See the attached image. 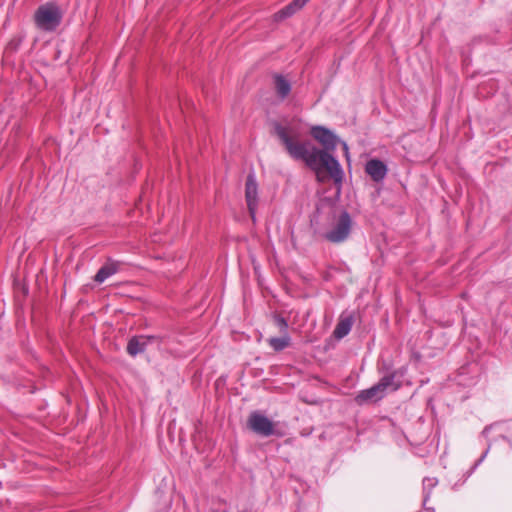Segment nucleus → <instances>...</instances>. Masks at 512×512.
<instances>
[{"instance_id":"nucleus-1","label":"nucleus","mask_w":512,"mask_h":512,"mask_svg":"<svg viewBox=\"0 0 512 512\" xmlns=\"http://www.w3.org/2000/svg\"><path fill=\"white\" fill-rule=\"evenodd\" d=\"M272 126L274 135L292 159L303 161L316 173L325 169L336 184L342 182L344 173L341 165L329 152L337 146V136L331 130L320 125L311 128L312 137L324 147V150H321L310 140L301 141L300 127L291 122L283 124L274 121Z\"/></svg>"},{"instance_id":"nucleus-2","label":"nucleus","mask_w":512,"mask_h":512,"mask_svg":"<svg viewBox=\"0 0 512 512\" xmlns=\"http://www.w3.org/2000/svg\"><path fill=\"white\" fill-rule=\"evenodd\" d=\"M406 369L404 367L394 370L383 377L368 389L358 392L355 401L358 405H364L370 402H376L383 399L388 390L396 391L401 387V378Z\"/></svg>"},{"instance_id":"nucleus-3","label":"nucleus","mask_w":512,"mask_h":512,"mask_svg":"<svg viewBox=\"0 0 512 512\" xmlns=\"http://www.w3.org/2000/svg\"><path fill=\"white\" fill-rule=\"evenodd\" d=\"M63 15L57 4L48 2L40 5L34 14V21L42 31L53 32L61 24Z\"/></svg>"},{"instance_id":"nucleus-4","label":"nucleus","mask_w":512,"mask_h":512,"mask_svg":"<svg viewBox=\"0 0 512 512\" xmlns=\"http://www.w3.org/2000/svg\"><path fill=\"white\" fill-rule=\"evenodd\" d=\"M352 218L347 211H342L335 218V223L331 230L324 234V238L331 243H342L350 235L352 229Z\"/></svg>"},{"instance_id":"nucleus-5","label":"nucleus","mask_w":512,"mask_h":512,"mask_svg":"<svg viewBox=\"0 0 512 512\" xmlns=\"http://www.w3.org/2000/svg\"><path fill=\"white\" fill-rule=\"evenodd\" d=\"M247 426L255 434L262 437L276 435L274 423L259 411H253L250 413L247 420Z\"/></svg>"},{"instance_id":"nucleus-6","label":"nucleus","mask_w":512,"mask_h":512,"mask_svg":"<svg viewBox=\"0 0 512 512\" xmlns=\"http://www.w3.org/2000/svg\"><path fill=\"white\" fill-rule=\"evenodd\" d=\"M245 199L250 217L255 221L258 207V184L254 173H249L246 178Z\"/></svg>"},{"instance_id":"nucleus-7","label":"nucleus","mask_w":512,"mask_h":512,"mask_svg":"<svg viewBox=\"0 0 512 512\" xmlns=\"http://www.w3.org/2000/svg\"><path fill=\"white\" fill-rule=\"evenodd\" d=\"M365 172L376 182H382L388 172L387 165L379 159H370L365 164Z\"/></svg>"},{"instance_id":"nucleus-8","label":"nucleus","mask_w":512,"mask_h":512,"mask_svg":"<svg viewBox=\"0 0 512 512\" xmlns=\"http://www.w3.org/2000/svg\"><path fill=\"white\" fill-rule=\"evenodd\" d=\"M273 87L277 98L280 101H284L292 91L291 81L280 73H274L272 75Z\"/></svg>"},{"instance_id":"nucleus-9","label":"nucleus","mask_w":512,"mask_h":512,"mask_svg":"<svg viewBox=\"0 0 512 512\" xmlns=\"http://www.w3.org/2000/svg\"><path fill=\"white\" fill-rule=\"evenodd\" d=\"M354 324V316L351 313L343 312L336 324V327L333 331V335L336 339H342L347 336Z\"/></svg>"},{"instance_id":"nucleus-10","label":"nucleus","mask_w":512,"mask_h":512,"mask_svg":"<svg viewBox=\"0 0 512 512\" xmlns=\"http://www.w3.org/2000/svg\"><path fill=\"white\" fill-rule=\"evenodd\" d=\"M146 348L147 340H145L144 335H136L129 339L126 350L131 357H136L138 354L145 352Z\"/></svg>"},{"instance_id":"nucleus-11","label":"nucleus","mask_w":512,"mask_h":512,"mask_svg":"<svg viewBox=\"0 0 512 512\" xmlns=\"http://www.w3.org/2000/svg\"><path fill=\"white\" fill-rule=\"evenodd\" d=\"M309 0H293L275 14L276 20H283L291 17L298 10L302 9Z\"/></svg>"},{"instance_id":"nucleus-12","label":"nucleus","mask_w":512,"mask_h":512,"mask_svg":"<svg viewBox=\"0 0 512 512\" xmlns=\"http://www.w3.org/2000/svg\"><path fill=\"white\" fill-rule=\"evenodd\" d=\"M119 269V263L114 261H109L104 264L94 276V281L97 283H103L112 275L116 274Z\"/></svg>"},{"instance_id":"nucleus-13","label":"nucleus","mask_w":512,"mask_h":512,"mask_svg":"<svg viewBox=\"0 0 512 512\" xmlns=\"http://www.w3.org/2000/svg\"><path fill=\"white\" fill-rule=\"evenodd\" d=\"M291 338L288 333H283L281 337H271L268 339L270 347L276 351H282L290 345Z\"/></svg>"},{"instance_id":"nucleus-14","label":"nucleus","mask_w":512,"mask_h":512,"mask_svg":"<svg viewBox=\"0 0 512 512\" xmlns=\"http://www.w3.org/2000/svg\"><path fill=\"white\" fill-rule=\"evenodd\" d=\"M423 484V504L425 505L432 494V489L438 484V480L435 477H425L422 481Z\"/></svg>"},{"instance_id":"nucleus-15","label":"nucleus","mask_w":512,"mask_h":512,"mask_svg":"<svg viewBox=\"0 0 512 512\" xmlns=\"http://www.w3.org/2000/svg\"><path fill=\"white\" fill-rule=\"evenodd\" d=\"M491 447V443L488 444V448L485 450V452L481 455V457L474 463V465L465 473L464 479L462 481V484L474 473V471L477 469V467L484 461L486 458L489 449Z\"/></svg>"},{"instance_id":"nucleus-16","label":"nucleus","mask_w":512,"mask_h":512,"mask_svg":"<svg viewBox=\"0 0 512 512\" xmlns=\"http://www.w3.org/2000/svg\"><path fill=\"white\" fill-rule=\"evenodd\" d=\"M274 321L278 328L280 329V332L288 333V322L284 317H282L281 315H275Z\"/></svg>"},{"instance_id":"nucleus-17","label":"nucleus","mask_w":512,"mask_h":512,"mask_svg":"<svg viewBox=\"0 0 512 512\" xmlns=\"http://www.w3.org/2000/svg\"><path fill=\"white\" fill-rule=\"evenodd\" d=\"M504 425L501 424V423H495L493 425H490V426H486L483 431H482V436H484L485 438H488V434L491 430H498V431H502V427Z\"/></svg>"},{"instance_id":"nucleus-18","label":"nucleus","mask_w":512,"mask_h":512,"mask_svg":"<svg viewBox=\"0 0 512 512\" xmlns=\"http://www.w3.org/2000/svg\"><path fill=\"white\" fill-rule=\"evenodd\" d=\"M144 338L145 340H147V346L149 345V343H151L152 341H155V340H158L160 339L159 336H156V335H144Z\"/></svg>"},{"instance_id":"nucleus-19","label":"nucleus","mask_w":512,"mask_h":512,"mask_svg":"<svg viewBox=\"0 0 512 512\" xmlns=\"http://www.w3.org/2000/svg\"><path fill=\"white\" fill-rule=\"evenodd\" d=\"M500 438H501L503 441H505V442H507V443H508V450H511V449H512V439H509V438L505 437V436H504V435H502V434L500 435Z\"/></svg>"},{"instance_id":"nucleus-20","label":"nucleus","mask_w":512,"mask_h":512,"mask_svg":"<svg viewBox=\"0 0 512 512\" xmlns=\"http://www.w3.org/2000/svg\"><path fill=\"white\" fill-rule=\"evenodd\" d=\"M423 506H424L426 511H428V512H435V508L434 507H426V504L425 505L423 504Z\"/></svg>"},{"instance_id":"nucleus-21","label":"nucleus","mask_w":512,"mask_h":512,"mask_svg":"<svg viewBox=\"0 0 512 512\" xmlns=\"http://www.w3.org/2000/svg\"><path fill=\"white\" fill-rule=\"evenodd\" d=\"M8 48H11V49L16 50L17 45H16V44H13V42H10V43H9V45H8Z\"/></svg>"}]
</instances>
